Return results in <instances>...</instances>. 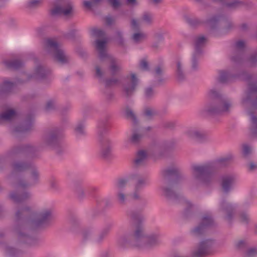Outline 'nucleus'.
<instances>
[{
  "label": "nucleus",
  "mask_w": 257,
  "mask_h": 257,
  "mask_svg": "<svg viewBox=\"0 0 257 257\" xmlns=\"http://www.w3.org/2000/svg\"><path fill=\"white\" fill-rule=\"evenodd\" d=\"M127 215L132 223L135 225V229L132 233L124 234L119 238L117 244L119 247L123 249L130 247H136L139 249H150L161 243L159 234L145 235L142 225L144 217L141 210H128Z\"/></svg>",
  "instance_id": "nucleus-2"
},
{
  "label": "nucleus",
  "mask_w": 257,
  "mask_h": 257,
  "mask_svg": "<svg viewBox=\"0 0 257 257\" xmlns=\"http://www.w3.org/2000/svg\"><path fill=\"white\" fill-rule=\"evenodd\" d=\"M63 137V130L61 128L56 127L46 132L42 137V143L37 148L30 144L15 146L8 151L5 156L8 158H13L20 155L34 157L38 149L49 147L54 150L59 155L64 152L62 146L61 138Z\"/></svg>",
  "instance_id": "nucleus-3"
},
{
  "label": "nucleus",
  "mask_w": 257,
  "mask_h": 257,
  "mask_svg": "<svg viewBox=\"0 0 257 257\" xmlns=\"http://www.w3.org/2000/svg\"><path fill=\"white\" fill-rule=\"evenodd\" d=\"M144 115L149 119H151L153 116L156 114L153 110L150 108H146L144 110Z\"/></svg>",
  "instance_id": "nucleus-57"
},
{
  "label": "nucleus",
  "mask_w": 257,
  "mask_h": 257,
  "mask_svg": "<svg viewBox=\"0 0 257 257\" xmlns=\"http://www.w3.org/2000/svg\"><path fill=\"white\" fill-rule=\"evenodd\" d=\"M232 159V156L229 155L202 166L192 165L193 175L201 183L208 185L211 181L212 175L219 168L227 165Z\"/></svg>",
  "instance_id": "nucleus-7"
},
{
  "label": "nucleus",
  "mask_w": 257,
  "mask_h": 257,
  "mask_svg": "<svg viewBox=\"0 0 257 257\" xmlns=\"http://www.w3.org/2000/svg\"><path fill=\"white\" fill-rule=\"evenodd\" d=\"M185 19L187 23L193 27H197L202 23L201 21L196 18H191L186 16Z\"/></svg>",
  "instance_id": "nucleus-46"
},
{
  "label": "nucleus",
  "mask_w": 257,
  "mask_h": 257,
  "mask_svg": "<svg viewBox=\"0 0 257 257\" xmlns=\"http://www.w3.org/2000/svg\"><path fill=\"white\" fill-rule=\"evenodd\" d=\"M25 81L17 79L15 82L5 81L0 84V98L4 97L11 92L16 83L23 84Z\"/></svg>",
  "instance_id": "nucleus-20"
},
{
  "label": "nucleus",
  "mask_w": 257,
  "mask_h": 257,
  "mask_svg": "<svg viewBox=\"0 0 257 257\" xmlns=\"http://www.w3.org/2000/svg\"><path fill=\"white\" fill-rule=\"evenodd\" d=\"M214 225V219L212 215L205 214L202 218L201 221L198 226L194 227L192 230V233L196 236H200L203 234L209 228Z\"/></svg>",
  "instance_id": "nucleus-14"
},
{
  "label": "nucleus",
  "mask_w": 257,
  "mask_h": 257,
  "mask_svg": "<svg viewBox=\"0 0 257 257\" xmlns=\"http://www.w3.org/2000/svg\"><path fill=\"white\" fill-rule=\"evenodd\" d=\"M250 149L247 145H243L242 147V153L244 156L246 157L250 153Z\"/></svg>",
  "instance_id": "nucleus-63"
},
{
  "label": "nucleus",
  "mask_w": 257,
  "mask_h": 257,
  "mask_svg": "<svg viewBox=\"0 0 257 257\" xmlns=\"http://www.w3.org/2000/svg\"><path fill=\"white\" fill-rule=\"evenodd\" d=\"M142 20L146 23L151 24L153 20L152 15L149 13L145 12L142 16Z\"/></svg>",
  "instance_id": "nucleus-56"
},
{
  "label": "nucleus",
  "mask_w": 257,
  "mask_h": 257,
  "mask_svg": "<svg viewBox=\"0 0 257 257\" xmlns=\"http://www.w3.org/2000/svg\"><path fill=\"white\" fill-rule=\"evenodd\" d=\"M94 233V230L92 227L86 228L82 229L81 232V236L82 241L84 242L88 240H92L93 241Z\"/></svg>",
  "instance_id": "nucleus-31"
},
{
  "label": "nucleus",
  "mask_w": 257,
  "mask_h": 257,
  "mask_svg": "<svg viewBox=\"0 0 257 257\" xmlns=\"http://www.w3.org/2000/svg\"><path fill=\"white\" fill-rule=\"evenodd\" d=\"M131 26L133 30L138 31L140 29V26L138 22L135 19H133L131 22Z\"/></svg>",
  "instance_id": "nucleus-60"
},
{
  "label": "nucleus",
  "mask_w": 257,
  "mask_h": 257,
  "mask_svg": "<svg viewBox=\"0 0 257 257\" xmlns=\"http://www.w3.org/2000/svg\"><path fill=\"white\" fill-rule=\"evenodd\" d=\"M139 65L140 68L143 71H148L150 70L149 64L146 58H144L140 61Z\"/></svg>",
  "instance_id": "nucleus-54"
},
{
  "label": "nucleus",
  "mask_w": 257,
  "mask_h": 257,
  "mask_svg": "<svg viewBox=\"0 0 257 257\" xmlns=\"http://www.w3.org/2000/svg\"><path fill=\"white\" fill-rule=\"evenodd\" d=\"M220 208L222 211L227 213L225 219L230 222L233 218L234 207L231 204L227 203L225 200H223L220 203Z\"/></svg>",
  "instance_id": "nucleus-25"
},
{
  "label": "nucleus",
  "mask_w": 257,
  "mask_h": 257,
  "mask_svg": "<svg viewBox=\"0 0 257 257\" xmlns=\"http://www.w3.org/2000/svg\"><path fill=\"white\" fill-rule=\"evenodd\" d=\"M111 227V224H109L105 227L96 236L94 237L93 242L96 244H101L108 235Z\"/></svg>",
  "instance_id": "nucleus-28"
},
{
  "label": "nucleus",
  "mask_w": 257,
  "mask_h": 257,
  "mask_svg": "<svg viewBox=\"0 0 257 257\" xmlns=\"http://www.w3.org/2000/svg\"><path fill=\"white\" fill-rule=\"evenodd\" d=\"M244 42L240 40L235 43V50L234 55L231 57V60L236 65H242L243 63V58L245 53Z\"/></svg>",
  "instance_id": "nucleus-17"
},
{
  "label": "nucleus",
  "mask_w": 257,
  "mask_h": 257,
  "mask_svg": "<svg viewBox=\"0 0 257 257\" xmlns=\"http://www.w3.org/2000/svg\"><path fill=\"white\" fill-rule=\"evenodd\" d=\"M52 16L63 15L66 17H73V8L68 0H56L54 7L51 10Z\"/></svg>",
  "instance_id": "nucleus-10"
},
{
  "label": "nucleus",
  "mask_w": 257,
  "mask_h": 257,
  "mask_svg": "<svg viewBox=\"0 0 257 257\" xmlns=\"http://www.w3.org/2000/svg\"><path fill=\"white\" fill-rule=\"evenodd\" d=\"M125 114L127 118L132 120L134 123L137 122V119L136 115L130 108H126L125 111Z\"/></svg>",
  "instance_id": "nucleus-51"
},
{
  "label": "nucleus",
  "mask_w": 257,
  "mask_h": 257,
  "mask_svg": "<svg viewBox=\"0 0 257 257\" xmlns=\"http://www.w3.org/2000/svg\"><path fill=\"white\" fill-rule=\"evenodd\" d=\"M164 185L161 187L163 195L168 200L175 203H184L186 207L184 212V216L189 218L193 215V205L185 200L180 193L175 191L176 185L182 179V176L180 169L178 168H171L162 171Z\"/></svg>",
  "instance_id": "nucleus-4"
},
{
  "label": "nucleus",
  "mask_w": 257,
  "mask_h": 257,
  "mask_svg": "<svg viewBox=\"0 0 257 257\" xmlns=\"http://www.w3.org/2000/svg\"><path fill=\"white\" fill-rule=\"evenodd\" d=\"M4 64L7 68L12 70H18L24 65V62L20 59H14L4 61Z\"/></svg>",
  "instance_id": "nucleus-30"
},
{
  "label": "nucleus",
  "mask_w": 257,
  "mask_h": 257,
  "mask_svg": "<svg viewBox=\"0 0 257 257\" xmlns=\"http://www.w3.org/2000/svg\"><path fill=\"white\" fill-rule=\"evenodd\" d=\"M175 73L176 78L178 81H182L185 79L186 75L183 70V64L179 60L176 61Z\"/></svg>",
  "instance_id": "nucleus-33"
},
{
  "label": "nucleus",
  "mask_w": 257,
  "mask_h": 257,
  "mask_svg": "<svg viewBox=\"0 0 257 257\" xmlns=\"http://www.w3.org/2000/svg\"><path fill=\"white\" fill-rule=\"evenodd\" d=\"M163 125L165 128L172 129L175 127L176 123L175 122L172 121H165L163 122Z\"/></svg>",
  "instance_id": "nucleus-62"
},
{
  "label": "nucleus",
  "mask_w": 257,
  "mask_h": 257,
  "mask_svg": "<svg viewBox=\"0 0 257 257\" xmlns=\"http://www.w3.org/2000/svg\"><path fill=\"white\" fill-rule=\"evenodd\" d=\"M114 39L119 46L122 48L125 47L124 39L123 38L122 32L120 31H117L115 32Z\"/></svg>",
  "instance_id": "nucleus-40"
},
{
  "label": "nucleus",
  "mask_w": 257,
  "mask_h": 257,
  "mask_svg": "<svg viewBox=\"0 0 257 257\" xmlns=\"http://www.w3.org/2000/svg\"><path fill=\"white\" fill-rule=\"evenodd\" d=\"M95 47L98 51L99 57L101 60L109 56L106 52V41L105 40L97 39L95 41Z\"/></svg>",
  "instance_id": "nucleus-24"
},
{
  "label": "nucleus",
  "mask_w": 257,
  "mask_h": 257,
  "mask_svg": "<svg viewBox=\"0 0 257 257\" xmlns=\"http://www.w3.org/2000/svg\"><path fill=\"white\" fill-rule=\"evenodd\" d=\"M85 125L83 122L78 123L75 128V133L77 137L82 136L85 135Z\"/></svg>",
  "instance_id": "nucleus-47"
},
{
  "label": "nucleus",
  "mask_w": 257,
  "mask_h": 257,
  "mask_svg": "<svg viewBox=\"0 0 257 257\" xmlns=\"http://www.w3.org/2000/svg\"><path fill=\"white\" fill-rule=\"evenodd\" d=\"M56 108V102L54 100H49L46 103L45 110L49 112Z\"/></svg>",
  "instance_id": "nucleus-49"
},
{
  "label": "nucleus",
  "mask_w": 257,
  "mask_h": 257,
  "mask_svg": "<svg viewBox=\"0 0 257 257\" xmlns=\"http://www.w3.org/2000/svg\"><path fill=\"white\" fill-rule=\"evenodd\" d=\"M40 3V0H31L28 3L29 8H34L37 7Z\"/></svg>",
  "instance_id": "nucleus-64"
},
{
  "label": "nucleus",
  "mask_w": 257,
  "mask_h": 257,
  "mask_svg": "<svg viewBox=\"0 0 257 257\" xmlns=\"http://www.w3.org/2000/svg\"><path fill=\"white\" fill-rule=\"evenodd\" d=\"M50 73V71L48 68L40 65L36 67L33 77L36 79H44L49 75Z\"/></svg>",
  "instance_id": "nucleus-26"
},
{
  "label": "nucleus",
  "mask_w": 257,
  "mask_h": 257,
  "mask_svg": "<svg viewBox=\"0 0 257 257\" xmlns=\"http://www.w3.org/2000/svg\"><path fill=\"white\" fill-rule=\"evenodd\" d=\"M29 170L30 178L29 182H27L23 179H19L13 183V186L16 188V190L10 194V197L16 203H21L29 200L31 197V194L26 189L39 183L40 174L35 165L34 164Z\"/></svg>",
  "instance_id": "nucleus-6"
},
{
  "label": "nucleus",
  "mask_w": 257,
  "mask_h": 257,
  "mask_svg": "<svg viewBox=\"0 0 257 257\" xmlns=\"http://www.w3.org/2000/svg\"><path fill=\"white\" fill-rule=\"evenodd\" d=\"M257 254V249L256 248H250L248 249L246 253L247 257H254Z\"/></svg>",
  "instance_id": "nucleus-59"
},
{
  "label": "nucleus",
  "mask_w": 257,
  "mask_h": 257,
  "mask_svg": "<svg viewBox=\"0 0 257 257\" xmlns=\"http://www.w3.org/2000/svg\"><path fill=\"white\" fill-rule=\"evenodd\" d=\"M106 58L109 60V69L110 71L111 74L112 76H114L120 69V67L117 65L116 60L113 57L109 56Z\"/></svg>",
  "instance_id": "nucleus-34"
},
{
  "label": "nucleus",
  "mask_w": 257,
  "mask_h": 257,
  "mask_svg": "<svg viewBox=\"0 0 257 257\" xmlns=\"http://www.w3.org/2000/svg\"><path fill=\"white\" fill-rule=\"evenodd\" d=\"M34 114H28L23 122L15 128L14 132L24 133L31 131L34 125Z\"/></svg>",
  "instance_id": "nucleus-18"
},
{
  "label": "nucleus",
  "mask_w": 257,
  "mask_h": 257,
  "mask_svg": "<svg viewBox=\"0 0 257 257\" xmlns=\"http://www.w3.org/2000/svg\"><path fill=\"white\" fill-rule=\"evenodd\" d=\"M72 189L79 199H82L85 197L84 189L79 182H74L72 186Z\"/></svg>",
  "instance_id": "nucleus-32"
},
{
  "label": "nucleus",
  "mask_w": 257,
  "mask_h": 257,
  "mask_svg": "<svg viewBox=\"0 0 257 257\" xmlns=\"http://www.w3.org/2000/svg\"><path fill=\"white\" fill-rule=\"evenodd\" d=\"M147 38V35L143 33H136L132 36V40L136 44L140 43Z\"/></svg>",
  "instance_id": "nucleus-42"
},
{
  "label": "nucleus",
  "mask_w": 257,
  "mask_h": 257,
  "mask_svg": "<svg viewBox=\"0 0 257 257\" xmlns=\"http://www.w3.org/2000/svg\"><path fill=\"white\" fill-rule=\"evenodd\" d=\"M165 67L163 64L156 66L153 71V74L155 78L154 82V86H159L165 83V80L163 77Z\"/></svg>",
  "instance_id": "nucleus-19"
},
{
  "label": "nucleus",
  "mask_w": 257,
  "mask_h": 257,
  "mask_svg": "<svg viewBox=\"0 0 257 257\" xmlns=\"http://www.w3.org/2000/svg\"><path fill=\"white\" fill-rule=\"evenodd\" d=\"M116 200L121 205H123L125 204L126 196L122 191H118L116 194Z\"/></svg>",
  "instance_id": "nucleus-48"
},
{
  "label": "nucleus",
  "mask_w": 257,
  "mask_h": 257,
  "mask_svg": "<svg viewBox=\"0 0 257 257\" xmlns=\"http://www.w3.org/2000/svg\"><path fill=\"white\" fill-rule=\"evenodd\" d=\"M143 138V135L134 132L132 135L130 137V142L133 144H138L140 143Z\"/></svg>",
  "instance_id": "nucleus-43"
},
{
  "label": "nucleus",
  "mask_w": 257,
  "mask_h": 257,
  "mask_svg": "<svg viewBox=\"0 0 257 257\" xmlns=\"http://www.w3.org/2000/svg\"><path fill=\"white\" fill-rule=\"evenodd\" d=\"M246 96L242 99V103H249L250 108L248 111V114L250 116L251 134L257 137V83L249 82L248 84Z\"/></svg>",
  "instance_id": "nucleus-8"
},
{
  "label": "nucleus",
  "mask_w": 257,
  "mask_h": 257,
  "mask_svg": "<svg viewBox=\"0 0 257 257\" xmlns=\"http://www.w3.org/2000/svg\"><path fill=\"white\" fill-rule=\"evenodd\" d=\"M226 7L230 9H236L244 6V3L238 0H232L230 2H226L223 4Z\"/></svg>",
  "instance_id": "nucleus-41"
},
{
  "label": "nucleus",
  "mask_w": 257,
  "mask_h": 257,
  "mask_svg": "<svg viewBox=\"0 0 257 257\" xmlns=\"http://www.w3.org/2000/svg\"><path fill=\"white\" fill-rule=\"evenodd\" d=\"M156 93V90L151 85L146 87L144 89V97L147 100L152 99L155 97Z\"/></svg>",
  "instance_id": "nucleus-37"
},
{
  "label": "nucleus",
  "mask_w": 257,
  "mask_h": 257,
  "mask_svg": "<svg viewBox=\"0 0 257 257\" xmlns=\"http://www.w3.org/2000/svg\"><path fill=\"white\" fill-rule=\"evenodd\" d=\"M201 55V54H198L193 52L191 59V69L193 71H195L198 69V60L200 58Z\"/></svg>",
  "instance_id": "nucleus-38"
},
{
  "label": "nucleus",
  "mask_w": 257,
  "mask_h": 257,
  "mask_svg": "<svg viewBox=\"0 0 257 257\" xmlns=\"http://www.w3.org/2000/svg\"><path fill=\"white\" fill-rule=\"evenodd\" d=\"M127 183V181L125 179H119L115 184V187L117 189V191H122V189L125 187Z\"/></svg>",
  "instance_id": "nucleus-55"
},
{
  "label": "nucleus",
  "mask_w": 257,
  "mask_h": 257,
  "mask_svg": "<svg viewBox=\"0 0 257 257\" xmlns=\"http://www.w3.org/2000/svg\"><path fill=\"white\" fill-rule=\"evenodd\" d=\"M101 0H90L89 1H84L83 2L84 6L88 9H91L92 7L96 6Z\"/></svg>",
  "instance_id": "nucleus-52"
},
{
  "label": "nucleus",
  "mask_w": 257,
  "mask_h": 257,
  "mask_svg": "<svg viewBox=\"0 0 257 257\" xmlns=\"http://www.w3.org/2000/svg\"><path fill=\"white\" fill-rule=\"evenodd\" d=\"M213 244L214 240L212 239H205L201 241L199 244L198 249L192 253L193 257H203L209 254Z\"/></svg>",
  "instance_id": "nucleus-16"
},
{
  "label": "nucleus",
  "mask_w": 257,
  "mask_h": 257,
  "mask_svg": "<svg viewBox=\"0 0 257 257\" xmlns=\"http://www.w3.org/2000/svg\"><path fill=\"white\" fill-rule=\"evenodd\" d=\"M206 38L204 36L198 37L195 42V50L194 53L202 54V49L205 42Z\"/></svg>",
  "instance_id": "nucleus-36"
},
{
  "label": "nucleus",
  "mask_w": 257,
  "mask_h": 257,
  "mask_svg": "<svg viewBox=\"0 0 257 257\" xmlns=\"http://www.w3.org/2000/svg\"><path fill=\"white\" fill-rule=\"evenodd\" d=\"M208 100L200 110V114L204 117L213 116L228 112L231 106L230 101L214 89L209 91Z\"/></svg>",
  "instance_id": "nucleus-5"
},
{
  "label": "nucleus",
  "mask_w": 257,
  "mask_h": 257,
  "mask_svg": "<svg viewBox=\"0 0 257 257\" xmlns=\"http://www.w3.org/2000/svg\"><path fill=\"white\" fill-rule=\"evenodd\" d=\"M119 83H120V81L117 78H111L106 79L105 80V86L106 87H110Z\"/></svg>",
  "instance_id": "nucleus-53"
},
{
  "label": "nucleus",
  "mask_w": 257,
  "mask_h": 257,
  "mask_svg": "<svg viewBox=\"0 0 257 257\" xmlns=\"http://www.w3.org/2000/svg\"><path fill=\"white\" fill-rule=\"evenodd\" d=\"M5 251L7 254L11 257H18L21 253L20 250L9 246H6Z\"/></svg>",
  "instance_id": "nucleus-44"
},
{
  "label": "nucleus",
  "mask_w": 257,
  "mask_h": 257,
  "mask_svg": "<svg viewBox=\"0 0 257 257\" xmlns=\"http://www.w3.org/2000/svg\"><path fill=\"white\" fill-rule=\"evenodd\" d=\"M125 79L127 81L122 84V94L123 97L128 98L135 93L139 84V79L134 73L127 75Z\"/></svg>",
  "instance_id": "nucleus-13"
},
{
  "label": "nucleus",
  "mask_w": 257,
  "mask_h": 257,
  "mask_svg": "<svg viewBox=\"0 0 257 257\" xmlns=\"http://www.w3.org/2000/svg\"><path fill=\"white\" fill-rule=\"evenodd\" d=\"M240 221L242 223L247 224L249 222V217L248 215L245 212H242L239 215Z\"/></svg>",
  "instance_id": "nucleus-58"
},
{
  "label": "nucleus",
  "mask_w": 257,
  "mask_h": 257,
  "mask_svg": "<svg viewBox=\"0 0 257 257\" xmlns=\"http://www.w3.org/2000/svg\"><path fill=\"white\" fill-rule=\"evenodd\" d=\"M221 17H222L221 15L213 16L206 21V23L209 25L211 29L213 30L216 28L218 22L220 20Z\"/></svg>",
  "instance_id": "nucleus-39"
},
{
  "label": "nucleus",
  "mask_w": 257,
  "mask_h": 257,
  "mask_svg": "<svg viewBox=\"0 0 257 257\" xmlns=\"http://www.w3.org/2000/svg\"><path fill=\"white\" fill-rule=\"evenodd\" d=\"M246 63L250 67H257V49L252 51L246 58Z\"/></svg>",
  "instance_id": "nucleus-35"
},
{
  "label": "nucleus",
  "mask_w": 257,
  "mask_h": 257,
  "mask_svg": "<svg viewBox=\"0 0 257 257\" xmlns=\"http://www.w3.org/2000/svg\"><path fill=\"white\" fill-rule=\"evenodd\" d=\"M98 140L100 147V155L101 158L109 161L113 158L112 154V143L111 140L104 136L108 130V118L100 120L98 123Z\"/></svg>",
  "instance_id": "nucleus-9"
},
{
  "label": "nucleus",
  "mask_w": 257,
  "mask_h": 257,
  "mask_svg": "<svg viewBox=\"0 0 257 257\" xmlns=\"http://www.w3.org/2000/svg\"><path fill=\"white\" fill-rule=\"evenodd\" d=\"M148 154L145 150H139L136 156L134 161L135 167H141L146 165L148 161Z\"/></svg>",
  "instance_id": "nucleus-23"
},
{
  "label": "nucleus",
  "mask_w": 257,
  "mask_h": 257,
  "mask_svg": "<svg viewBox=\"0 0 257 257\" xmlns=\"http://www.w3.org/2000/svg\"><path fill=\"white\" fill-rule=\"evenodd\" d=\"M97 205L99 207L102 208L103 210L110 208L112 206L111 202L106 199L97 201Z\"/></svg>",
  "instance_id": "nucleus-45"
},
{
  "label": "nucleus",
  "mask_w": 257,
  "mask_h": 257,
  "mask_svg": "<svg viewBox=\"0 0 257 257\" xmlns=\"http://www.w3.org/2000/svg\"><path fill=\"white\" fill-rule=\"evenodd\" d=\"M131 178L134 182V191L132 198L135 200H142L140 192L149 184L148 177L146 175L134 174L131 176Z\"/></svg>",
  "instance_id": "nucleus-12"
},
{
  "label": "nucleus",
  "mask_w": 257,
  "mask_h": 257,
  "mask_svg": "<svg viewBox=\"0 0 257 257\" xmlns=\"http://www.w3.org/2000/svg\"><path fill=\"white\" fill-rule=\"evenodd\" d=\"M237 77H240L245 81H250L252 78V76L245 71H243L239 74L233 75L229 72L221 71L220 72L219 81L220 83H224L229 82L232 81L233 79Z\"/></svg>",
  "instance_id": "nucleus-15"
},
{
  "label": "nucleus",
  "mask_w": 257,
  "mask_h": 257,
  "mask_svg": "<svg viewBox=\"0 0 257 257\" xmlns=\"http://www.w3.org/2000/svg\"><path fill=\"white\" fill-rule=\"evenodd\" d=\"M69 223L73 227H76L79 224V221L78 218L73 216L70 218Z\"/></svg>",
  "instance_id": "nucleus-61"
},
{
  "label": "nucleus",
  "mask_w": 257,
  "mask_h": 257,
  "mask_svg": "<svg viewBox=\"0 0 257 257\" xmlns=\"http://www.w3.org/2000/svg\"><path fill=\"white\" fill-rule=\"evenodd\" d=\"M91 35L92 36L101 38L104 37L105 32L102 30L93 28L91 30Z\"/></svg>",
  "instance_id": "nucleus-50"
},
{
  "label": "nucleus",
  "mask_w": 257,
  "mask_h": 257,
  "mask_svg": "<svg viewBox=\"0 0 257 257\" xmlns=\"http://www.w3.org/2000/svg\"><path fill=\"white\" fill-rule=\"evenodd\" d=\"M34 164L31 161H19L13 163V172H23L29 170Z\"/></svg>",
  "instance_id": "nucleus-22"
},
{
  "label": "nucleus",
  "mask_w": 257,
  "mask_h": 257,
  "mask_svg": "<svg viewBox=\"0 0 257 257\" xmlns=\"http://www.w3.org/2000/svg\"><path fill=\"white\" fill-rule=\"evenodd\" d=\"M17 115L16 111L13 109H9L0 114V124L4 121H10Z\"/></svg>",
  "instance_id": "nucleus-29"
},
{
  "label": "nucleus",
  "mask_w": 257,
  "mask_h": 257,
  "mask_svg": "<svg viewBox=\"0 0 257 257\" xmlns=\"http://www.w3.org/2000/svg\"><path fill=\"white\" fill-rule=\"evenodd\" d=\"M187 134L190 137L194 138L199 142H204L208 139L207 135L205 132L197 130H189Z\"/></svg>",
  "instance_id": "nucleus-27"
},
{
  "label": "nucleus",
  "mask_w": 257,
  "mask_h": 257,
  "mask_svg": "<svg viewBox=\"0 0 257 257\" xmlns=\"http://www.w3.org/2000/svg\"><path fill=\"white\" fill-rule=\"evenodd\" d=\"M46 48L48 53L51 54L53 57L62 64L68 62V58L61 49L58 43L51 39H48L46 42Z\"/></svg>",
  "instance_id": "nucleus-11"
},
{
  "label": "nucleus",
  "mask_w": 257,
  "mask_h": 257,
  "mask_svg": "<svg viewBox=\"0 0 257 257\" xmlns=\"http://www.w3.org/2000/svg\"><path fill=\"white\" fill-rule=\"evenodd\" d=\"M235 178L233 175H228L222 176L221 187L223 191L225 193L230 192L235 183Z\"/></svg>",
  "instance_id": "nucleus-21"
},
{
  "label": "nucleus",
  "mask_w": 257,
  "mask_h": 257,
  "mask_svg": "<svg viewBox=\"0 0 257 257\" xmlns=\"http://www.w3.org/2000/svg\"><path fill=\"white\" fill-rule=\"evenodd\" d=\"M54 218L53 210L51 208L34 213L30 207L19 206L15 214L13 232L18 236L20 242L29 245H34L37 242V238L30 235V231L32 228L49 225Z\"/></svg>",
  "instance_id": "nucleus-1"
}]
</instances>
